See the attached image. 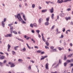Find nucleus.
<instances>
[{"label":"nucleus","mask_w":73,"mask_h":73,"mask_svg":"<svg viewBox=\"0 0 73 73\" xmlns=\"http://www.w3.org/2000/svg\"><path fill=\"white\" fill-rule=\"evenodd\" d=\"M45 25H48L49 24V22L46 21V22L45 23Z\"/></svg>","instance_id":"obj_16"},{"label":"nucleus","mask_w":73,"mask_h":73,"mask_svg":"<svg viewBox=\"0 0 73 73\" xmlns=\"http://www.w3.org/2000/svg\"><path fill=\"white\" fill-rule=\"evenodd\" d=\"M35 7V4H33V5H32V8H34Z\"/></svg>","instance_id":"obj_38"},{"label":"nucleus","mask_w":73,"mask_h":73,"mask_svg":"<svg viewBox=\"0 0 73 73\" xmlns=\"http://www.w3.org/2000/svg\"><path fill=\"white\" fill-rule=\"evenodd\" d=\"M51 73H57V71H55V72H51Z\"/></svg>","instance_id":"obj_63"},{"label":"nucleus","mask_w":73,"mask_h":73,"mask_svg":"<svg viewBox=\"0 0 73 73\" xmlns=\"http://www.w3.org/2000/svg\"><path fill=\"white\" fill-rule=\"evenodd\" d=\"M64 2V1L63 0H61L60 1V0H58V2L57 3H62Z\"/></svg>","instance_id":"obj_8"},{"label":"nucleus","mask_w":73,"mask_h":73,"mask_svg":"<svg viewBox=\"0 0 73 73\" xmlns=\"http://www.w3.org/2000/svg\"><path fill=\"white\" fill-rule=\"evenodd\" d=\"M67 65V63L66 62H65L64 63V66H66Z\"/></svg>","instance_id":"obj_36"},{"label":"nucleus","mask_w":73,"mask_h":73,"mask_svg":"<svg viewBox=\"0 0 73 73\" xmlns=\"http://www.w3.org/2000/svg\"><path fill=\"white\" fill-rule=\"evenodd\" d=\"M67 62L68 63H69V62H70V60H67Z\"/></svg>","instance_id":"obj_37"},{"label":"nucleus","mask_w":73,"mask_h":73,"mask_svg":"<svg viewBox=\"0 0 73 73\" xmlns=\"http://www.w3.org/2000/svg\"><path fill=\"white\" fill-rule=\"evenodd\" d=\"M8 48L10 49V48H11V46H10L9 44H8Z\"/></svg>","instance_id":"obj_34"},{"label":"nucleus","mask_w":73,"mask_h":73,"mask_svg":"<svg viewBox=\"0 0 73 73\" xmlns=\"http://www.w3.org/2000/svg\"><path fill=\"white\" fill-rule=\"evenodd\" d=\"M54 27H55L54 25H53L51 28V29H53L54 28Z\"/></svg>","instance_id":"obj_39"},{"label":"nucleus","mask_w":73,"mask_h":73,"mask_svg":"<svg viewBox=\"0 0 73 73\" xmlns=\"http://www.w3.org/2000/svg\"><path fill=\"white\" fill-rule=\"evenodd\" d=\"M0 54H2V55L4 54V53H3V52H0Z\"/></svg>","instance_id":"obj_61"},{"label":"nucleus","mask_w":73,"mask_h":73,"mask_svg":"<svg viewBox=\"0 0 73 73\" xmlns=\"http://www.w3.org/2000/svg\"><path fill=\"white\" fill-rule=\"evenodd\" d=\"M64 37V35H61V36L60 37H59V38H62Z\"/></svg>","instance_id":"obj_33"},{"label":"nucleus","mask_w":73,"mask_h":73,"mask_svg":"<svg viewBox=\"0 0 73 73\" xmlns=\"http://www.w3.org/2000/svg\"><path fill=\"white\" fill-rule=\"evenodd\" d=\"M31 32L33 33H35V31L34 30H31Z\"/></svg>","instance_id":"obj_45"},{"label":"nucleus","mask_w":73,"mask_h":73,"mask_svg":"<svg viewBox=\"0 0 73 73\" xmlns=\"http://www.w3.org/2000/svg\"><path fill=\"white\" fill-rule=\"evenodd\" d=\"M46 44L47 46H49V43L48 42H46Z\"/></svg>","instance_id":"obj_41"},{"label":"nucleus","mask_w":73,"mask_h":73,"mask_svg":"<svg viewBox=\"0 0 73 73\" xmlns=\"http://www.w3.org/2000/svg\"><path fill=\"white\" fill-rule=\"evenodd\" d=\"M59 19H60V18H59V16L58 15L57 16V20H59Z\"/></svg>","instance_id":"obj_60"},{"label":"nucleus","mask_w":73,"mask_h":73,"mask_svg":"<svg viewBox=\"0 0 73 73\" xmlns=\"http://www.w3.org/2000/svg\"><path fill=\"white\" fill-rule=\"evenodd\" d=\"M45 47L46 49H49V47L48 46H45Z\"/></svg>","instance_id":"obj_48"},{"label":"nucleus","mask_w":73,"mask_h":73,"mask_svg":"<svg viewBox=\"0 0 73 73\" xmlns=\"http://www.w3.org/2000/svg\"><path fill=\"white\" fill-rule=\"evenodd\" d=\"M72 55H73V53L70 54L68 55V57H71L72 56Z\"/></svg>","instance_id":"obj_18"},{"label":"nucleus","mask_w":73,"mask_h":73,"mask_svg":"<svg viewBox=\"0 0 73 73\" xmlns=\"http://www.w3.org/2000/svg\"><path fill=\"white\" fill-rule=\"evenodd\" d=\"M50 12L51 13H53L54 12V9H53V7H52V9L50 10Z\"/></svg>","instance_id":"obj_6"},{"label":"nucleus","mask_w":73,"mask_h":73,"mask_svg":"<svg viewBox=\"0 0 73 73\" xmlns=\"http://www.w3.org/2000/svg\"><path fill=\"white\" fill-rule=\"evenodd\" d=\"M17 17L19 21H21V20H22V21H21V22L23 24H26V22L24 21L23 20V19H21V16H20V13L17 14Z\"/></svg>","instance_id":"obj_2"},{"label":"nucleus","mask_w":73,"mask_h":73,"mask_svg":"<svg viewBox=\"0 0 73 73\" xmlns=\"http://www.w3.org/2000/svg\"><path fill=\"white\" fill-rule=\"evenodd\" d=\"M66 60V56L65 55H64V60L65 61Z\"/></svg>","instance_id":"obj_32"},{"label":"nucleus","mask_w":73,"mask_h":73,"mask_svg":"<svg viewBox=\"0 0 73 73\" xmlns=\"http://www.w3.org/2000/svg\"><path fill=\"white\" fill-rule=\"evenodd\" d=\"M59 64V63H58L55 66H54V68H57Z\"/></svg>","instance_id":"obj_44"},{"label":"nucleus","mask_w":73,"mask_h":73,"mask_svg":"<svg viewBox=\"0 0 73 73\" xmlns=\"http://www.w3.org/2000/svg\"><path fill=\"white\" fill-rule=\"evenodd\" d=\"M46 21L48 22L49 21V18H47L46 19Z\"/></svg>","instance_id":"obj_42"},{"label":"nucleus","mask_w":73,"mask_h":73,"mask_svg":"<svg viewBox=\"0 0 73 73\" xmlns=\"http://www.w3.org/2000/svg\"><path fill=\"white\" fill-rule=\"evenodd\" d=\"M42 58H40V60H44V59L45 58H46L48 57V56L46 55V56H42Z\"/></svg>","instance_id":"obj_4"},{"label":"nucleus","mask_w":73,"mask_h":73,"mask_svg":"<svg viewBox=\"0 0 73 73\" xmlns=\"http://www.w3.org/2000/svg\"><path fill=\"white\" fill-rule=\"evenodd\" d=\"M19 46H15L14 47V49L15 50H17V48H19Z\"/></svg>","instance_id":"obj_15"},{"label":"nucleus","mask_w":73,"mask_h":73,"mask_svg":"<svg viewBox=\"0 0 73 73\" xmlns=\"http://www.w3.org/2000/svg\"><path fill=\"white\" fill-rule=\"evenodd\" d=\"M5 58V56H3L0 55V60H3Z\"/></svg>","instance_id":"obj_7"},{"label":"nucleus","mask_w":73,"mask_h":73,"mask_svg":"<svg viewBox=\"0 0 73 73\" xmlns=\"http://www.w3.org/2000/svg\"><path fill=\"white\" fill-rule=\"evenodd\" d=\"M50 52H51V53H53V49L50 50Z\"/></svg>","instance_id":"obj_43"},{"label":"nucleus","mask_w":73,"mask_h":73,"mask_svg":"<svg viewBox=\"0 0 73 73\" xmlns=\"http://www.w3.org/2000/svg\"><path fill=\"white\" fill-rule=\"evenodd\" d=\"M23 19H24L25 21H26L27 20V19H26V18H25V15H23Z\"/></svg>","instance_id":"obj_24"},{"label":"nucleus","mask_w":73,"mask_h":73,"mask_svg":"<svg viewBox=\"0 0 73 73\" xmlns=\"http://www.w3.org/2000/svg\"><path fill=\"white\" fill-rule=\"evenodd\" d=\"M41 50H38V51H37V53H41Z\"/></svg>","instance_id":"obj_35"},{"label":"nucleus","mask_w":73,"mask_h":73,"mask_svg":"<svg viewBox=\"0 0 73 73\" xmlns=\"http://www.w3.org/2000/svg\"><path fill=\"white\" fill-rule=\"evenodd\" d=\"M0 66H4V63L3 62H0Z\"/></svg>","instance_id":"obj_14"},{"label":"nucleus","mask_w":73,"mask_h":73,"mask_svg":"<svg viewBox=\"0 0 73 73\" xmlns=\"http://www.w3.org/2000/svg\"><path fill=\"white\" fill-rule=\"evenodd\" d=\"M56 63H54L52 65V66H54V65H56Z\"/></svg>","instance_id":"obj_46"},{"label":"nucleus","mask_w":73,"mask_h":73,"mask_svg":"<svg viewBox=\"0 0 73 73\" xmlns=\"http://www.w3.org/2000/svg\"><path fill=\"white\" fill-rule=\"evenodd\" d=\"M54 14H52L51 18L52 19H54Z\"/></svg>","instance_id":"obj_22"},{"label":"nucleus","mask_w":73,"mask_h":73,"mask_svg":"<svg viewBox=\"0 0 73 73\" xmlns=\"http://www.w3.org/2000/svg\"><path fill=\"white\" fill-rule=\"evenodd\" d=\"M47 11H48L47 9L43 10H42V12L43 13H45V12H47Z\"/></svg>","instance_id":"obj_10"},{"label":"nucleus","mask_w":73,"mask_h":73,"mask_svg":"<svg viewBox=\"0 0 73 73\" xmlns=\"http://www.w3.org/2000/svg\"><path fill=\"white\" fill-rule=\"evenodd\" d=\"M72 0H64L63 2H67V1H71Z\"/></svg>","instance_id":"obj_19"},{"label":"nucleus","mask_w":73,"mask_h":73,"mask_svg":"<svg viewBox=\"0 0 73 73\" xmlns=\"http://www.w3.org/2000/svg\"><path fill=\"white\" fill-rule=\"evenodd\" d=\"M15 38H16V39H17V40H19V41H22V42H24V40H23L19 38H17V37H15Z\"/></svg>","instance_id":"obj_5"},{"label":"nucleus","mask_w":73,"mask_h":73,"mask_svg":"<svg viewBox=\"0 0 73 73\" xmlns=\"http://www.w3.org/2000/svg\"><path fill=\"white\" fill-rule=\"evenodd\" d=\"M36 32L38 34L40 32V30H38L36 31Z\"/></svg>","instance_id":"obj_31"},{"label":"nucleus","mask_w":73,"mask_h":73,"mask_svg":"<svg viewBox=\"0 0 73 73\" xmlns=\"http://www.w3.org/2000/svg\"><path fill=\"white\" fill-rule=\"evenodd\" d=\"M50 48L51 49H53V48H54V47L53 46H51L50 47Z\"/></svg>","instance_id":"obj_28"},{"label":"nucleus","mask_w":73,"mask_h":73,"mask_svg":"<svg viewBox=\"0 0 73 73\" xmlns=\"http://www.w3.org/2000/svg\"><path fill=\"white\" fill-rule=\"evenodd\" d=\"M9 65H12V63H11V62H9Z\"/></svg>","instance_id":"obj_59"},{"label":"nucleus","mask_w":73,"mask_h":73,"mask_svg":"<svg viewBox=\"0 0 73 73\" xmlns=\"http://www.w3.org/2000/svg\"><path fill=\"white\" fill-rule=\"evenodd\" d=\"M31 40L33 41L34 43H35V41L34 40H33V39H32Z\"/></svg>","instance_id":"obj_55"},{"label":"nucleus","mask_w":73,"mask_h":73,"mask_svg":"<svg viewBox=\"0 0 73 73\" xmlns=\"http://www.w3.org/2000/svg\"><path fill=\"white\" fill-rule=\"evenodd\" d=\"M59 64H61V59H60L59 61Z\"/></svg>","instance_id":"obj_58"},{"label":"nucleus","mask_w":73,"mask_h":73,"mask_svg":"<svg viewBox=\"0 0 73 73\" xmlns=\"http://www.w3.org/2000/svg\"><path fill=\"white\" fill-rule=\"evenodd\" d=\"M67 9L68 11H70V10H71V9L69 8L68 9Z\"/></svg>","instance_id":"obj_51"},{"label":"nucleus","mask_w":73,"mask_h":73,"mask_svg":"<svg viewBox=\"0 0 73 73\" xmlns=\"http://www.w3.org/2000/svg\"><path fill=\"white\" fill-rule=\"evenodd\" d=\"M26 45H27L28 48L29 49H31V47H30L29 46V45H28V44L27 43L26 44Z\"/></svg>","instance_id":"obj_26"},{"label":"nucleus","mask_w":73,"mask_h":73,"mask_svg":"<svg viewBox=\"0 0 73 73\" xmlns=\"http://www.w3.org/2000/svg\"><path fill=\"white\" fill-rule=\"evenodd\" d=\"M12 53L13 55H14V54H15L16 53V52L13 51H12Z\"/></svg>","instance_id":"obj_29"},{"label":"nucleus","mask_w":73,"mask_h":73,"mask_svg":"<svg viewBox=\"0 0 73 73\" xmlns=\"http://www.w3.org/2000/svg\"><path fill=\"white\" fill-rule=\"evenodd\" d=\"M58 49L59 50H62V48L60 47H58Z\"/></svg>","instance_id":"obj_40"},{"label":"nucleus","mask_w":73,"mask_h":73,"mask_svg":"<svg viewBox=\"0 0 73 73\" xmlns=\"http://www.w3.org/2000/svg\"><path fill=\"white\" fill-rule=\"evenodd\" d=\"M42 40L43 41H44V42H45L46 41V40L45 39H44V37L43 36L42 37Z\"/></svg>","instance_id":"obj_23"},{"label":"nucleus","mask_w":73,"mask_h":73,"mask_svg":"<svg viewBox=\"0 0 73 73\" xmlns=\"http://www.w3.org/2000/svg\"><path fill=\"white\" fill-rule=\"evenodd\" d=\"M59 16H61V17H64V13H62V14L60 13L59 14Z\"/></svg>","instance_id":"obj_12"},{"label":"nucleus","mask_w":73,"mask_h":73,"mask_svg":"<svg viewBox=\"0 0 73 73\" xmlns=\"http://www.w3.org/2000/svg\"><path fill=\"white\" fill-rule=\"evenodd\" d=\"M10 31L11 33V34H9L6 35H5V37H12V33H13V26H11L10 28Z\"/></svg>","instance_id":"obj_1"},{"label":"nucleus","mask_w":73,"mask_h":73,"mask_svg":"<svg viewBox=\"0 0 73 73\" xmlns=\"http://www.w3.org/2000/svg\"><path fill=\"white\" fill-rule=\"evenodd\" d=\"M73 66V64H71V66Z\"/></svg>","instance_id":"obj_64"},{"label":"nucleus","mask_w":73,"mask_h":73,"mask_svg":"<svg viewBox=\"0 0 73 73\" xmlns=\"http://www.w3.org/2000/svg\"><path fill=\"white\" fill-rule=\"evenodd\" d=\"M63 32H64L65 31V29L64 28H63V29L62 30Z\"/></svg>","instance_id":"obj_52"},{"label":"nucleus","mask_w":73,"mask_h":73,"mask_svg":"<svg viewBox=\"0 0 73 73\" xmlns=\"http://www.w3.org/2000/svg\"><path fill=\"white\" fill-rule=\"evenodd\" d=\"M6 21V18H4L3 19V21H3V22H5V21Z\"/></svg>","instance_id":"obj_50"},{"label":"nucleus","mask_w":73,"mask_h":73,"mask_svg":"<svg viewBox=\"0 0 73 73\" xmlns=\"http://www.w3.org/2000/svg\"><path fill=\"white\" fill-rule=\"evenodd\" d=\"M53 52H57V49L56 48H54V49H53Z\"/></svg>","instance_id":"obj_20"},{"label":"nucleus","mask_w":73,"mask_h":73,"mask_svg":"<svg viewBox=\"0 0 73 73\" xmlns=\"http://www.w3.org/2000/svg\"><path fill=\"white\" fill-rule=\"evenodd\" d=\"M35 48H36L37 49H38V47L37 46H35Z\"/></svg>","instance_id":"obj_57"},{"label":"nucleus","mask_w":73,"mask_h":73,"mask_svg":"<svg viewBox=\"0 0 73 73\" xmlns=\"http://www.w3.org/2000/svg\"><path fill=\"white\" fill-rule=\"evenodd\" d=\"M15 65L14 64H12L10 66L11 68H12V67H15Z\"/></svg>","instance_id":"obj_17"},{"label":"nucleus","mask_w":73,"mask_h":73,"mask_svg":"<svg viewBox=\"0 0 73 73\" xmlns=\"http://www.w3.org/2000/svg\"><path fill=\"white\" fill-rule=\"evenodd\" d=\"M44 53H45V52H44V51H43V52H41V54H44Z\"/></svg>","instance_id":"obj_47"},{"label":"nucleus","mask_w":73,"mask_h":73,"mask_svg":"<svg viewBox=\"0 0 73 73\" xmlns=\"http://www.w3.org/2000/svg\"><path fill=\"white\" fill-rule=\"evenodd\" d=\"M42 20H43V19H42V18H40L38 20V22L40 24V25H41V23L42 22Z\"/></svg>","instance_id":"obj_3"},{"label":"nucleus","mask_w":73,"mask_h":73,"mask_svg":"<svg viewBox=\"0 0 73 73\" xmlns=\"http://www.w3.org/2000/svg\"><path fill=\"white\" fill-rule=\"evenodd\" d=\"M70 25H73V21H71L70 23Z\"/></svg>","instance_id":"obj_54"},{"label":"nucleus","mask_w":73,"mask_h":73,"mask_svg":"<svg viewBox=\"0 0 73 73\" xmlns=\"http://www.w3.org/2000/svg\"><path fill=\"white\" fill-rule=\"evenodd\" d=\"M13 32L15 35H17V33L16 32V31H13Z\"/></svg>","instance_id":"obj_25"},{"label":"nucleus","mask_w":73,"mask_h":73,"mask_svg":"<svg viewBox=\"0 0 73 73\" xmlns=\"http://www.w3.org/2000/svg\"><path fill=\"white\" fill-rule=\"evenodd\" d=\"M45 67L46 69H49V67H48V63L46 64Z\"/></svg>","instance_id":"obj_9"},{"label":"nucleus","mask_w":73,"mask_h":73,"mask_svg":"<svg viewBox=\"0 0 73 73\" xmlns=\"http://www.w3.org/2000/svg\"><path fill=\"white\" fill-rule=\"evenodd\" d=\"M2 25L3 26V27H5V23L3 21H2Z\"/></svg>","instance_id":"obj_13"},{"label":"nucleus","mask_w":73,"mask_h":73,"mask_svg":"<svg viewBox=\"0 0 73 73\" xmlns=\"http://www.w3.org/2000/svg\"><path fill=\"white\" fill-rule=\"evenodd\" d=\"M31 62H32V63H35V61L33 60H30Z\"/></svg>","instance_id":"obj_56"},{"label":"nucleus","mask_w":73,"mask_h":73,"mask_svg":"<svg viewBox=\"0 0 73 73\" xmlns=\"http://www.w3.org/2000/svg\"><path fill=\"white\" fill-rule=\"evenodd\" d=\"M7 62V60H5L3 61V64H5V63Z\"/></svg>","instance_id":"obj_53"},{"label":"nucleus","mask_w":73,"mask_h":73,"mask_svg":"<svg viewBox=\"0 0 73 73\" xmlns=\"http://www.w3.org/2000/svg\"><path fill=\"white\" fill-rule=\"evenodd\" d=\"M18 61H19V62H22L23 61V60L22 59H19L18 60Z\"/></svg>","instance_id":"obj_21"},{"label":"nucleus","mask_w":73,"mask_h":73,"mask_svg":"<svg viewBox=\"0 0 73 73\" xmlns=\"http://www.w3.org/2000/svg\"><path fill=\"white\" fill-rule=\"evenodd\" d=\"M30 27H31V28H33V24H32V23H31L30 25Z\"/></svg>","instance_id":"obj_27"},{"label":"nucleus","mask_w":73,"mask_h":73,"mask_svg":"<svg viewBox=\"0 0 73 73\" xmlns=\"http://www.w3.org/2000/svg\"><path fill=\"white\" fill-rule=\"evenodd\" d=\"M21 50V51H22V52H24L26 51V48L25 47H24L22 50Z\"/></svg>","instance_id":"obj_11"},{"label":"nucleus","mask_w":73,"mask_h":73,"mask_svg":"<svg viewBox=\"0 0 73 73\" xmlns=\"http://www.w3.org/2000/svg\"><path fill=\"white\" fill-rule=\"evenodd\" d=\"M33 25L34 26V27H37V24H36V23H34L33 24Z\"/></svg>","instance_id":"obj_30"},{"label":"nucleus","mask_w":73,"mask_h":73,"mask_svg":"<svg viewBox=\"0 0 73 73\" xmlns=\"http://www.w3.org/2000/svg\"><path fill=\"white\" fill-rule=\"evenodd\" d=\"M70 45L71 46H73V44L72 43H70Z\"/></svg>","instance_id":"obj_62"},{"label":"nucleus","mask_w":73,"mask_h":73,"mask_svg":"<svg viewBox=\"0 0 73 73\" xmlns=\"http://www.w3.org/2000/svg\"><path fill=\"white\" fill-rule=\"evenodd\" d=\"M73 62V59H72L70 60V62Z\"/></svg>","instance_id":"obj_49"}]
</instances>
